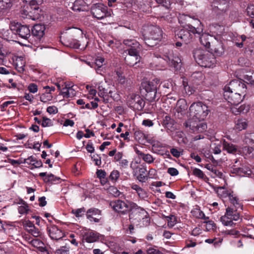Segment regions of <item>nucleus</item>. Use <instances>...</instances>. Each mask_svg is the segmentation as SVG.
Instances as JSON below:
<instances>
[{"mask_svg": "<svg viewBox=\"0 0 254 254\" xmlns=\"http://www.w3.org/2000/svg\"><path fill=\"white\" fill-rule=\"evenodd\" d=\"M127 55L125 58V63L129 66H136L135 67L139 65L141 57L139 54V51H128Z\"/></svg>", "mask_w": 254, "mask_h": 254, "instance_id": "obj_15", "label": "nucleus"}, {"mask_svg": "<svg viewBox=\"0 0 254 254\" xmlns=\"http://www.w3.org/2000/svg\"><path fill=\"white\" fill-rule=\"evenodd\" d=\"M142 159L144 161L148 164L152 163L155 160V158L150 154H144Z\"/></svg>", "mask_w": 254, "mask_h": 254, "instance_id": "obj_52", "label": "nucleus"}, {"mask_svg": "<svg viewBox=\"0 0 254 254\" xmlns=\"http://www.w3.org/2000/svg\"><path fill=\"white\" fill-rule=\"evenodd\" d=\"M14 64L15 68L19 72L23 73L24 71L25 62L22 57H16Z\"/></svg>", "mask_w": 254, "mask_h": 254, "instance_id": "obj_32", "label": "nucleus"}, {"mask_svg": "<svg viewBox=\"0 0 254 254\" xmlns=\"http://www.w3.org/2000/svg\"><path fill=\"white\" fill-rule=\"evenodd\" d=\"M108 192L115 197H119L121 192L114 186H110L107 190Z\"/></svg>", "mask_w": 254, "mask_h": 254, "instance_id": "obj_44", "label": "nucleus"}, {"mask_svg": "<svg viewBox=\"0 0 254 254\" xmlns=\"http://www.w3.org/2000/svg\"><path fill=\"white\" fill-rule=\"evenodd\" d=\"M209 49L217 56H221L224 52L222 42L218 40L215 38H214Z\"/></svg>", "mask_w": 254, "mask_h": 254, "instance_id": "obj_18", "label": "nucleus"}, {"mask_svg": "<svg viewBox=\"0 0 254 254\" xmlns=\"http://www.w3.org/2000/svg\"><path fill=\"white\" fill-rule=\"evenodd\" d=\"M189 110L190 115L199 122L204 120L210 112L207 106L202 102L193 103Z\"/></svg>", "mask_w": 254, "mask_h": 254, "instance_id": "obj_6", "label": "nucleus"}, {"mask_svg": "<svg viewBox=\"0 0 254 254\" xmlns=\"http://www.w3.org/2000/svg\"><path fill=\"white\" fill-rule=\"evenodd\" d=\"M29 226L31 227L30 230V233L34 237H37L40 235V232L38 229L35 228V227L32 224Z\"/></svg>", "mask_w": 254, "mask_h": 254, "instance_id": "obj_57", "label": "nucleus"}, {"mask_svg": "<svg viewBox=\"0 0 254 254\" xmlns=\"http://www.w3.org/2000/svg\"><path fill=\"white\" fill-rule=\"evenodd\" d=\"M184 126L186 127H189L192 132L196 133L202 132L207 128V125L205 124L194 122L190 120L184 123Z\"/></svg>", "mask_w": 254, "mask_h": 254, "instance_id": "obj_16", "label": "nucleus"}, {"mask_svg": "<svg viewBox=\"0 0 254 254\" xmlns=\"http://www.w3.org/2000/svg\"><path fill=\"white\" fill-rule=\"evenodd\" d=\"M117 75L118 76L117 81L119 84L123 85L125 88H127L131 86L132 82L130 79L126 78L122 73L118 71L117 72Z\"/></svg>", "mask_w": 254, "mask_h": 254, "instance_id": "obj_29", "label": "nucleus"}, {"mask_svg": "<svg viewBox=\"0 0 254 254\" xmlns=\"http://www.w3.org/2000/svg\"><path fill=\"white\" fill-rule=\"evenodd\" d=\"M191 213L193 216L198 218L204 216V213L199 209H194L191 211Z\"/></svg>", "mask_w": 254, "mask_h": 254, "instance_id": "obj_55", "label": "nucleus"}, {"mask_svg": "<svg viewBox=\"0 0 254 254\" xmlns=\"http://www.w3.org/2000/svg\"><path fill=\"white\" fill-rule=\"evenodd\" d=\"M196 62L201 66L211 67L216 63V59L211 52L201 49H195L193 51Z\"/></svg>", "mask_w": 254, "mask_h": 254, "instance_id": "obj_4", "label": "nucleus"}, {"mask_svg": "<svg viewBox=\"0 0 254 254\" xmlns=\"http://www.w3.org/2000/svg\"><path fill=\"white\" fill-rule=\"evenodd\" d=\"M10 29L15 34L18 35L22 39L27 40L30 36V30L26 25L20 23H13L10 25Z\"/></svg>", "mask_w": 254, "mask_h": 254, "instance_id": "obj_12", "label": "nucleus"}, {"mask_svg": "<svg viewBox=\"0 0 254 254\" xmlns=\"http://www.w3.org/2000/svg\"><path fill=\"white\" fill-rule=\"evenodd\" d=\"M18 210L19 213L21 214L27 213L29 210L27 204L24 205H21L19 206L18 208Z\"/></svg>", "mask_w": 254, "mask_h": 254, "instance_id": "obj_61", "label": "nucleus"}, {"mask_svg": "<svg viewBox=\"0 0 254 254\" xmlns=\"http://www.w3.org/2000/svg\"><path fill=\"white\" fill-rule=\"evenodd\" d=\"M160 83V80L155 78L151 81H146L142 83V87L145 92L149 91L157 90L158 86Z\"/></svg>", "mask_w": 254, "mask_h": 254, "instance_id": "obj_19", "label": "nucleus"}, {"mask_svg": "<svg viewBox=\"0 0 254 254\" xmlns=\"http://www.w3.org/2000/svg\"><path fill=\"white\" fill-rule=\"evenodd\" d=\"M40 101L46 103L49 101H51L52 99V96L50 94V92H46L45 93L42 94L40 96Z\"/></svg>", "mask_w": 254, "mask_h": 254, "instance_id": "obj_49", "label": "nucleus"}, {"mask_svg": "<svg viewBox=\"0 0 254 254\" xmlns=\"http://www.w3.org/2000/svg\"><path fill=\"white\" fill-rule=\"evenodd\" d=\"M246 39L247 37L245 35L237 36L236 40L238 41V42H235V45L239 48H242L244 45V42Z\"/></svg>", "mask_w": 254, "mask_h": 254, "instance_id": "obj_41", "label": "nucleus"}, {"mask_svg": "<svg viewBox=\"0 0 254 254\" xmlns=\"http://www.w3.org/2000/svg\"><path fill=\"white\" fill-rule=\"evenodd\" d=\"M47 230L50 238L53 240H59L64 237L63 231L55 225L48 227Z\"/></svg>", "mask_w": 254, "mask_h": 254, "instance_id": "obj_17", "label": "nucleus"}, {"mask_svg": "<svg viewBox=\"0 0 254 254\" xmlns=\"http://www.w3.org/2000/svg\"><path fill=\"white\" fill-rule=\"evenodd\" d=\"M162 126L166 129L172 131L174 129V121L169 116H165L161 122Z\"/></svg>", "mask_w": 254, "mask_h": 254, "instance_id": "obj_28", "label": "nucleus"}, {"mask_svg": "<svg viewBox=\"0 0 254 254\" xmlns=\"http://www.w3.org/2000/svg\"><path fill=\"white\" fill-rule=\"evenodd\" d=\"M123 43L124 45L129 47V48L126 50L127 52H128V51H140V45L139 42L136 41L135 39H125Z\"/></svg>", "mask_w": 254, "mask_h": 254, "instance_id": "obj_20", "label": "nucleus"}, {"mask_svg": "<svg viewBox=\"0 0 254 254\" xmlns=\"http://www.w3.org/2000/svg\"><path fill=\"white\" fill-rule=\"evenodd\" d=\"M223 150L230 153H235L237 151V148L233 144L229 143L225 140L222 143Z\"/></svg>", "mask_w": 254, "mask_h": 254, "instance_id": "obj_38", "label": "nucleus"}, {"mask_svg": "<svg viewBox=\"0 0 254 254\" xmlns=\"http://www.w3.org/2000/svg\"><path fill=\"white\" fill-rule=\"evenodd\" d=\"M163 58L170 65L173 66L176 70L181 68L182 65V60L178 56L174 55L172 50L164 51Z\"/></svg>", "mask_w": 254, "mask_h": 254, "instance_id": "obj_10", "label": "nucleus"}, {"mask_svg": "<svg viewBox=\"0 0 254 254\" xmlns=\"http://www.w3.org/2000/svg\"><path fill=\"white\" fill-rule=\"evenodd\" d=\"M132 201H127V202L120 199L111 201L110 206L120 215H125L128 213L130 209V203Z\"/></svg>", "mask_w": 254, "mask_h": 254, "instance_id": "obj_8", "label": "nucleus"}, {"mask_svg": "<svg viewBox=\"0 0 254 254\" xmlns=\"http://www.w3.org/2000/svg\"><path fill=\"white\" fill-rule=\"evenodd\" d=\"M93 16L99 19H101L108 15L107 7L102 3H98L93 4L91 8Z\"/></svg>", "mask_w": 254, "mask_h": 254, "instance_id": "obj_14", "label": "nucleus"}, {"mask_svg": "<svg viewBox=\"0 0 254 254\" xmlns=\"http://www.w3.org/2000/svg\"><path fill=\"white\" fill-rule=\"evenodd\" d=\"M83 3V1L82 0H76L72 7V9L74 11H81L82 10V7L80 6V5L82 4Z\"/></svg>", "mask_w": 254, "mask_h": 254, "instance_id": "obj_51", "label": "nucleus"}, {"mask_svg": "<svg viewBox=\"0 0 254 254\" xmlns=\"http://www.w3.org/2000/svg\"><path fill=\"white\" fill-rule=\"evenodd\" d=\"M56 254H69V248L65 246L62 247L56 250Z\"/></svg>", "mask_w": 254, "mask_h": 254, "instance_id": "obj_58", "label": "nucleus"}, {"mask_svg": "<svg viewBox=\"0 0 254 254\" xmlns=\"http://www.w3.org/2000/svg\"><path fill=\"white\" fill-rule=\"evenodd\" d=\"M85 212V209L84 207L72 210L71 211L72 213L74 214L76 217H81Z\"/></svg>", "mask_w": 254, "mask_h": 254, "instance_id": "obj_54", "label": "nucleus"}, {"mask_svg": "<svg viewBox=\"0 0 254 254\" xmlns=\"http://www.w3.org/2000/svg\"><path fill=\"white\" fill-rule=\"evenodd\" d=\"M191 77L196 84H199L203 80V74L201 72H195L192 74Z\"/></svg>", "mask_w": 254, "mask_h": 254, "instance_id": "obj_42", "label": "nucleus"}, {"mask_svg": "<svg viewBox=\"0 0 254 254\" xmlns=\"http://www.w3.org/2000/svg\"><path fill=\"white\" fill-rule=\"evenodd\" d=\"M92 159L95 162V164L100 166L101 164V158L97 154H94L91 156Z\"/></svg>", "mask_w": 254, "mask_h": 254, "instance_id": "obj_62", "label": "nucleus"}, {"mask_svg": "<svg viewBox=\"0 0 254 254\" xmlns=\"http://www.w3.org/2000/svg\"><path fill=\"white\" fill-rule=\"evenodd\" d=\"M131 188L136 191L138 197L140 199H145L148 198V195L147 192L137 185L132 184L131 185Z\"/></svg>", "mask_w": 254, "mask_h": 254, "instance_id": "obj_30", "label": "nucleus"}, {"mask_svg": "<svg viewBox=\"0 0 254 254\" xmlns=\"http://www.w3.org/2000/svg\"><path fill=\"white\" fill-rule=\"evenodd\" d=\"M99 238L100 234L93 231L86 232L83 235V241L89 243L97 241Z\"/></svg>", "mask_w": 254, "mask_h": 254, "instance_id": "obj_21", "label": "nucleus"}, {"mask_svg": "<svg viewBox=\"0 0 254 254\" xmlns=\"http://www.w3.org/2000/svg\"><path fill=\"white\" fill-rule=\"evenodd\" d=\"M134 135L135 140L142 143H145L148 138L147 135L145 134L140 130L135 131Z\"/></svg>", "mask_w": 254, "mask_h": 254, "instance_id": "obj_36", "label": "nucleus"}, {"mask_svg": "<svg viewBox=\"0 0 254 254\" xmlns=\"http://www.w3.org/2000/svg\"><path fill=\"white\" fill-rule=\"evenodd\" d=\"M129 219L131 223L140 222L143 218L148 215L147 212L135 202L130 203Z\"/></svg>", "mask_w": 254, "mask_h": 254, "instance_id": "obj_7", "label": "nucleus"}, {"mask_svg": "<svg viewBox=\"0 0 254 254\" xmlns=\"http://www.w3.org/2000/svg\"><path fill=\"white\" fill-rule=\"evenodd\" d=\"M217 193L220 197L224 199L229 198L233 191L231 190H228L223 187H219L217 189Z\"/></svg>", "mask_w": 254, "mask_h": 254, "instance_id": "obj_33", "label": "nucleus"}, {"mask_svg": "<svg viewBox=\"0 0 254 254\" xmlns=\"http://www.w3.org/2000/svg\"><path fill=\"white\" fill-rule=\"evenodd\" d=\"M25 162L29 164H31L36 168H39L42 166L43 164L41 161L37 160L36 159L32 156H30L26 159Z\"/></svg>", "mask_w": 254, "mask_h": 254, "instance_id": "obj_40", "label": "nucleus"}, {"mask_svg": "<svg viewBox=\"0 0 254 254\" xmlns=\"http://www.w3.org/2000/svg\"><path fill=\"white\" fill-rule=\"evenodd\" d=\"M64 97L69 98L75 96V92L72 87H65L63 88L61 93Z\"/></svg>", "mask_w": 254, "mask_h": 254, "instance_id": "obj_37", "label": "nucleus"}, {"mask_svg": "<svg viewBox=\"0 0 254 254\" xmlns=\"http://www.w3.org/2000/svg\"><path fill=\"white\" fill-rule=\"evenodd\" d=\"M168 225L174 226L176 224V217L174 215H170L166 217Z\"/></svg>", "mask_w": 254, "mask_h": 254, "instance_id": "obj_60", "label": "nucleus"}, {"mask_svg": "<svg viewBox=\"0 0 254 254\" xmlns=\"http://www.w3.org/2000/svg\"><path fill=\"white\" fill-rule=\"evenodd\" d=\"M195 20L196 23L194 24V25L195 26L192 25L191 24L188 23V24L186 25V27L176 33V39L177 40L180 39L182 42L187 44L190 43L192 39L191 33L193 34H197L198 35L201 34L203 31L201 22L197 19H195Z\"/></svg>", "mask_w": 254, "mask_h": 254, "instance_id": "obj_3", "label": "nucleus"}, {"mask_svg": "<svg viewBox=\"0 0 254 254\" xmlns=\"http://www.w3.org/2000/svg\"><path fill=\"white\" fill-rule=\"evenodd\" d=\"M29 8H31L26 6V4L22 6L20 10L21 16L23 18H28L33 20H36V12H31V11H29Z\"/></svg>", "mask_w": 254, "mask_h": 254, "instance_id": "obj_22", "label": "nucleus"}, {"mask_svg": "<svg viewBox=\"0 0 254 254\" xmlns=\"http://www.w3.org/2000/svg\"><path fill=\"white\" fill-rule=\"evenodd\" d=\"M148 39L145 42V44L150 47L154 46L151 40L160 41L162 38L161 29L156 26H151L148 28Z\"/></svg>", "mask_w": 254, "mask_h": 254, "instance_id": "obj_11", "label": "nucleus"}, {"mask_svg": "<svg viewBox=\"0 0 254 254\" xmlns=\"http://www.w3.org/2000/svg\"><path fill=\"white\" fill-rule=\"evenodd\" d=\"M228 199L232 205L228 206L226 209L225 214L220 217V220L225 226H233L235 225L233 221L242 220L238 209L242 210L243 206L239 202V198L233 193H232Z\"/></svg>", "mask_w": 254, "mask_h": 254, "instance_id": "obj_2", "label": "nucleus"}, {"mask_svg": "<svg viewBox=\"0 0 254 254\" xmlns=\"http://www.w3.org/2000/svg\"><path fill=\"white\" fill-rule=\"evenodd\" d=\"M139 174L137 177V179L140 182H145L148 179V175L146 167L145 165L142 164L140 168H139Z\"/></svg>", "mask_w": 254, "mask_h": 254, "instance_id": "obj_27", "label": "nucleus"}, {"mask_svg": "<svg viewBox=\"0 0 254 254\" xmlns=\"http://www.w3.org/2000/svg\"><path fill=\"white\" fill-rule=\"evenodd\" d=\"M248 126V121L245 119H238L236 121L235 128L239 131L246 129Z\"/></svg>", "mask_w": 254, "mask_h": 254, "instance_id": "obj_35", "label": "nucleus"}, {"mask_svg": "<svg viewBox=\"0 0 254 254\" xmlns=\"http://www.w3.org/2000/svg\"><path fill=\"white\" fill-rule=\"evenodd\" d=\"M41 125L43 127H50L52 126L53 125V124L50 119L46 117H43V121L41 124Z\"/></svg>", "mask_w": 254, "mask_h": 254, "instance_id": "obj_56", "label": "nucleus"}, {"mask_svg": "<svg viewBox=\"0 0 254 254\" xmlns=\"http://www.w3.org/2000/svg\"><path fill=\"white\" fill-rule=\"evenodd\" d=\"M187 103L185 99H181L177 101L175 108L176 111L178 112L187 113Z\"/></svg>", "mask_w": 254, "mask_h": 254, "instance_id": "obj_31", "label": "nucleus"}, {"mask_svg": "<svg viewBox=\"0 0 254 254\" xmlns=\"http://www.w3.org/2000/svg\"><path fill=\"white\" fill-rule=\"evenodd\" d=\"M247 87L243 80L234 79L223 89L224 99L232 105H239L246 95Z\"/></svg>", "mask_w": 254, "mask_h": 254, "instance_id": "obj_1", "label": "nucleus"}, {"mask_svg": "<svg viewBox=\"0 0 254 254\" xmlns=\"http://www.w3.org/2000/svg\"><path fill=\"white\" fill-rule=\"evenodd\" d=\"M81 35V32L77 29H69L62 34L60 37V41L65 46L78 49L80 44L77 38Z\"/></svg>", "mask_w": 254, "mask_h": 254, "instance_id": "obj_5", "label": "nucleus"}, {"mask_svg": "<svg viewBox=\"0 0 254 254\" xmlns=\"http://www.w3.org/2000/svg\"><path fill=\"white\" fill-rule=\"evenodd\" d=\"M157 90L146 92L145 93H144L145 99L150 102L154 101L156 99L158 100L160 96L159 94H157Z\"/></svg>", "mask_w": 254, "mask_h": 254, "instance_id": "obj_34", "label": "nucleus"}, {"mask_svg": "<svg viewBox=\"0 0 254 254\" xmlns=\"http://www.w3.org/2000/svg\"><path fill=\"white\" fill-rule=\"evenodd\" d=\"M120 172L118 170H113L110 174L109 179L113 183L116 182L120 177Z\"/></svg>", "mask_w": 254, "mask_h": 254, "instance_id": "obj_48", "label": "nucleus"}, {"mask_svg": "<svg viewBox=\"0 0 254 254\" xmlns=\"http://www.w3.org/2000/svg\"><path fill=\"white\" fill-rule=\"evenodd\" d=\"M26 6L30 7L31 8H29V11H31V12H36V20L41 18V15H42V10L39 7L37 2L35 0H32L29 2V3L26 4Z\"/></svg>", "mask_w": 254, "mask_h": 254, "instance_id": "obj_25", "label": "nucleus"}, {"mask_svg": "<svg viewBox=\"0 0 254 254\" xmlns=\"http://www.w3.org/2000/svg\"><path fill=\"white\" fill-rule=\"evenodd\" d=\"M11 6V0H0V8L6 9Z\"/></svg>", "mask_w": 254, "mask_h": 254, "instance_id": "obj_50", "label": "nucleus"}, {"mask_svg": "<svg viewBox=\"0 0 254 254\" xmlns=\"http://www.w3.org/2000/svg\"><path fill=\"white\" fill-rule=\"evenodd\" d=\"M192 174L193 175L200 179H203L205 177L203 172L198 168L193 169L192 170Z\"/></svg>", "mask_w": 254, "mask_h": 254, "instance_id": "obj_53", "label": "nucleus"}, {"mask_svg": "<svg viewBox=\"0 0 254 254\" xmlns=\"http://www.w3.org/2000/svg\"><path fill=\"white\" fill-rule=\"evenodd\" d=\"M229 0H213L211 6L212 10L218 14L226 12L229 7Z\"/></svg>", "mask_w": 254, "mask_h": 254, "instance_id": "obj_13", "label": "nucleus"}, {"mask_svg": "<svg viewBox=\"0 0 254 254\" xmlns=\"http://www.w3.org/2000/svg\"><path fill=\"white\" fill-rule=\"evenodd\" d=\"M45 26L44 24H35L32 29V34L34 36L41 39L45 34Z\"/></svg>", "mask_w": 254, "mask_h": 254, "instance_id": "obj_23", "label": "nucleus"}, {"mask_svg": "<svg viewBox=\"0 0 254 254\" xmlns=\"http://www.w3.org/2000/svg\"><path fill=\"white\" fill-rule=\"evenodd\" d=\"M137 161H132L130 164V167L132 170L133 173L136 174L137 172V169L139 170V168H140V166L138 165Z\"/></svg>", "mask_w": 254, "mask_h": 254, "instance_id": "obj_59", "label": "nucleus"}, {"mask_svg": "<svg viewBox=\"0 0 254 254\" xmlns=\"http://www.w3.org/2000/svg\"><path fill=\"white\" fill-rule=\"evenodd\" d=\"M246 13L247 15L250 17L249 18H248L249 22L250 19H254V5H249L246 9Z\"/></svg>", "mask_w": 254, "mask_h": 254, "instance_id": "obj_46", "label": "nucleus"}, {"mask_svg": "<svg viewBox=\"0 0 254 254\" xmlns=\"http://www.w3.org/2000/svg\"><path fill=\"white\" fill-rule=\"evenodd\" d=\"M246 141L249 143L254 144V133L249 134L246 137Z\"/></svg>", "mask_w": 254, "mask_h": 254, "instance_id": "obj_63", "label": "nucleus"}, {"mask_svg": "<svg viewBox=\"0 0 254 254\" xmlns=\"http://www.w3.org/2000/svg\"><path fill=\"white\" fill-rule=\"evenodd\" d=\"M127 104L130 108L141 111L145 106V102L139 94L131 93L127 96Z\"/></svg>", "mask_w": 254, "mask_h": 254, "instance_id": "obj_9", "label": "nucleus"}, {"mask_svg": "<svg viewBox=\"0 0 254 254\" xmlns=\"http://www.w3.org/2000/svg\"><path fill=\"white\" fill-rule=\"evenodd\" d=\"M231 172L232 174H235L241 176H243L245 175H250L251 173L250 170L248 168L244 167H236L235 165L232 167Z\"/></svg>", "mask_w": 254, "mask_h": 254, "instance_id": "obj_26", "label": "nucleus"}, {"mask_svg": "<svg viewBox=\"0 0 254 254\" xmlns=\"http://www.w3.org/2000/svg\"><path fill=\"white\" fill-rule=\"evenodd\" d=\"M104 62V58L102 57H98L96 59L95 62L91 65V66L94 68L96 67H101V66H103Z\"/></svg>", "mask_w": 254, "mask_h": 254, "instance_id": "obj_43", "label": "nucleus"}, {"mask_svg": "<svg viewBox=\"0 0 254 254\" xmlns=\"http://www.w3.org/2000/svg\"><path fill=\"white\" fill-rule=\"evenodd\" d=\"M147 254H163V253L158 250L153 248H149L147 250Z\"/></svg>", "mask_w": 254, "mask_h": 254, "instance_id": "obj_64", "label": "nucleus"}, {"mask_svg": "<svg viewBox=\"0 0 254 254\" xmlns=\"http://www.w3.org/2000/svg\"><path fill=\"white\" fill-rule=\"evenodd\" d=\"M179 22L181 24L184 25V27H186L188 23L191 24V18L186 14H180L178 17Z\"/></svg>", "mask_w": 254, "mask_h": 254, "instance_id": "obj_39", "label": "nucleus"}, {"mask_svg": "<svg viewBox=\"0 0 254 254\" xmlns=\"http://www.w3.org/2000/svg\"><path fill=\"white\" fill-rule=\"evenodd\" d=\"M244 78L247 83L254 85V72L248 73V74L245 75Z\"/></svg>", "mask_w": 254, "mask_h": 254, "instance_id": "obj_45", "label": "nucleus"}, {"mask_svg": "<svg viewBox=\"0 0 254 254\" xmlns=\"http://www.w3.org/2000/svg\"><path fill=\"white\" fill-rule=\"evenodd\" d=\"M199 35H200L199 41L200 43L206 48H210L211 44L214 37L207 33L200 34Z\"/></svg>", "mask_w": 254, "mask_h": 254, "instance_id": "obj_24", "label": "nucleus"}, {"mask_svg": "<svg viewBox=\"0 0 254 254\" xmlns=\"http://www.w3.org/2000/svg\"><path fill=\"white\" fill-rule=\"evenodd\" d=\"M60 180H61L60 178L56 177L53 174H50L47 175V176L44 179V181L47 182L55 183Z\"/></svg>", "mask_w": 254, "mask_h": 254, "instance_id": "obj_47", "label": "nucleus"}]
</instances>
